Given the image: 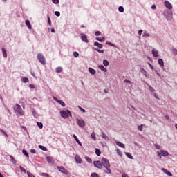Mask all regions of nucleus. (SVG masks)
Segmentation results:
<instances>
[{"instance_id":"nucleus-38","label":"nucleus","mask_w":177,"mask_h":177,"mask_svg":"<svg viewBox=\"0 0 177 177\" xmlns=\"http://www.w3.org/2000/svg\"><path fill=\"white\" fill-rule=\"evenodd\" d=\"M47 20H48V24L49 26H52V21H50V17H49V15H47Z\"/></svg>"},{"instance_id":"nucleus-53","label":"nucleus","mask_w":177,"mask_h":177,"mask_svg":"<svg viewBox=\"0 0 177 177\" xmlns=\"http://www.w3.org/2000/svg\"><path fill=\"white\" fill-rule=\"evenodd\" d=\"M91 177H99V174L96 173H92Z\"/></svg>"},{"instance_id":"nucleus-16","label":"nucleus","mask_w":177,"mask_h":177,"mask_svg":"<svg viewBox=\"0 0 177 177\" xmlns=\"http://www.w3.org/2000/svg\"><path fill=\"white\" fill-rule=\"evenodd\" d=\"M160 153L162 157H168V156H169V153L167 151L160 150Z\"/></svg>"},{"instance_id":"nucleus-5","label":"nucleus","mask_w":177,"mask_h":177,"mask_svg":"<svg viewBox=\"0 0 177 177\" xmlns=\"http://www.w3.org/2000/svg\"><path fill=\"white\" fill-rule=\"evenodd\" d=\"M37 59L39 62V63H41V64H43L44 66H45V64H46V61L45 60V57L44 56V55H42V53L37 54Z\"/></svg>"},{"instance_id":"nucleus-25","label":"nucleus","mask_w":177,"mask_h":177,"mask_svg":"<svg viewBox=\"0 0 177 177\" xmlns=\"http://www.w3.org/2000/svg\"><path fill=\"white\" fill-rule=\"evenodd\" d=\"M73 138H74L75 140L77 142V143H78V145L80 146H82V143H81L80 142V140H78V138L77 137V136L75 134H73Z\"/></svg>"},{"instance_id":"nucleus-47","label":"nucleus","mask_w":177,"mask_h":177,"mask_svg":"<svg viewBox=\"0 0 177 177\" xmlns=\"http://www.w3.org/2000/svg\"><path fill=\"white\" fill-rule=\"evenodd\" d=\"M19 169H21V171L22 172H24V174H27V171L26 170V169H24L23 167L19 166Z\"/></svg>"},{"instance_id":"nucleus-56","label":"nucleus","mask_w":177,"mask_h":177,"mask_svg":"<svg viewBox=\"0 0 177 177\" xmlns=\"http://www.w3.org/2000/svg\"><path fill=\"white\" fill-rule=\"evenodd\" d=\"M157 154H158V157H160V159L161 160V158H162V154H161V151H157Z\"/></svg>"},{"instance_id":"nucleus-34","label":"nucleus","mask_w":177,"mask_h":177,"mask_svg":"<svg viewBox=\"0 0 177 177\" xmlns=\"http://www.w3.org/2000/svg\"><path fill=\"white\" fill-rule=\"evenodd\" d=\"M39 147L41 149V150H43V151H48V149L42 145H39Z\"/></svg>"},{"instance_id":"nucleus-42","label":"nucleus","mask_w":177,"mask_h":177,"mask_svg":"<svg viewBox=\"0 0 177 177\" xmlns=\"http://www.w3.org/2000/svg\"><path fill=\"white\" fill-rule=\"evenodd\" d=\"M118 10H119V12H120V13H124V7L123 6H119Z\"/></svg>"},{"instance_id":"nucleus-35","label":"nucleus","mask_w":177,"mask_h":177,"mask_svg":"<svg viewBox=\"0 0 177 177\" xmlns=\"http://www.w3.org/2000/svg\"><path fill=\"white\" fill-rule=\"evenodd\" d=\"M142 37H144L145 38H147V37H150V34L147 33V31H145L142 35Z\"/></svg>"},{"instance_id":"nucleus-18","label":"nucleus","mask_w":177,"mask_h":177,"mask_svg":"<svg viewBox=\"0 0 177 177\" xmlns=\"http://www.w3.org/2000/svg\"><path fill=\"white\" fill-rule=\"evenodd\" d=\"M101 137L104 139V140L109 141V136H107V135L104 132H101Z\"/></svg>"},{"instance_id":"nucleus-19","label":"nucleus","mask_w":177,"mask_h":177,"mask_svg":"<svg viewBox=\"0 0 177 177\" xmlns=\"http://www.w3.org/2000/svg\"><path fill=\"white\" fill-rule=\"evenodd\" d=\"M25 23L28 28H29V30H31V28H32V27L31 26V23L30 22V20L28 19L26 20Z\"/></svg>"},{"instance_id":"nucleus-36","label":"nucleus","mask_w":177,"mask_h":177,"mask_svg":"<svg viewBox=\"0 0 177 177\" xmlns=\"http://www.w3.org/2000/svg\"><path fill=\"white\" fill-rule=\"evenodd\" d=\"M22 153L26 156V157H27V158H30V156H28V153L27 152V151L23 149Z\"/></svg>"},{"instance_id":"nucleus-31","label":"nucleus","mask_w":177,"mask_h":177,"mask_svg":"<svg viewBox=\"0 0 177 177\" xmlns=\"http://www.w3.org/2000/svg\"><path fill=\"white\" fill-rule=\"evenodd\" d=\"M125 155L127 156V157H128V158H129L130 160H133V156H132V155L128 152L125 153Z\"/></svg>"},{"instance_id":"nucleus-59","label":"nucleus","mask_w":177,"mask_h":177,"mask_svg":"<svg viewBox=\"0 0 177 177\" xmlns=\"http://www.w3.org/2000/svg\"><path fill=\"white\" fill-rule=\"evenodd\" d=\"M32 115H34V117H35V118H38V115H37V113L34 110L32 111Z\"/></svg>"},{"instance_id":"nucleus-32","label":"nucleus","mask_w":177,"mask_h":177,"mask_svg":"<svg viewBox=\"0 0 177 177\" xmlns=\"http://www.w3.org/2000/svg\"><path fill=\"white\" fill-rule=\"evenodd\" d=\"M37 124L40 129H42V128H44V124H42V122H37Z\"/></svg>"},{"instance_id":"nucleus-33","label":"nucleus","mask_w":177,"mask_h":177,"mask_svg":"<svg viewBox=\"0 0 177 177\" xmlns=\"http://www.w3.org/2000/svg\"><path fill=\"white\" fill-rule=\"evenodd\" d=\"M85 160L87 161V162H88L89 164H92V159H91L88 156H85Z\"/></svg>"},{"instance_id":"nucleus-8","label":"nucleus","mask_w":177,"mask_h":177,"mask_svg":"<svg viewBox=\"0 0 177 177\" xmlns=\"http://www.w3.org/2000/svg\"><path fill=\"white\" fill-rule=\"evenodd\" d=\"M77 124L80 128H84V127H85V122L82 120L77 119Z\"/></svg>"},{"instance_id":"nucleus-64","label":"nucleus","mask_w":177,"mask_h":177,"mask_svg":"<svg viewBox=\"0 0 177 177\" xmlns=\"http://www.w3.org/2000/svg\"><path fill=\"white\" fill-rule=\"evenodd\" d=\"M122 177H128V175L123 174H122Z\"/></svg>"},{"instance_id":"nucleus-17","label":"nucleus","mask_w":177,"mask_h":177,"mask_svg":"<svg viewBox=\"0 0 177 177\" xmlns=\"http://www.w3.org/2000/svg\"><path fill=\"white\" fill-rule=\"evenodd\" d=\"M161 169L164 172V174H166L167 175H168V176H172V173L167 171L165 168H162Z\"/></svg>"},{"instance_id":"nucleus-50","label":"nucleus","mask_w":177,"mask_h":177,"mask_svg":"<svg viewBox=\"0 0 177 177\" xmlns=\"http://www.w3.org/2000/svg\"><path fill=\"white\" fill-rule=\"evenodd\" d=\"M138 131H143V124H140L138 127Z\"/></svg>"},{"instance_id":"nucleus-55","label":"nucleus","mask_w":177,"mask_h":177,"mask_svg":"<svg viewBox=\"0 0 177 177\" xmlns=\"http://www.w3.org/2000/svg\"><path fill=\"white\" fill-rule=\"evenodd\" d=\"M41 176H44V177H50V176H49V174H48L47 173H42L41 174Z\"/></svg>"},{"instance_id":"nucleus-54","label":"nucleus","mask_w":177,"mask_h":177,"mask_svg":"<svg viewBox=\"0 0 177 177\" xmlns=\"http://www.w3.org/2000/svg\"><path fill=\"white\" fill-rule=\"evenodd\" d=\"M100 34H102V32H100V31H97L95 32V37H99V35H100Z\"/></svg>"},{"instance_id":"nucleus-9","label":"nucleus","mask_w":177,"mask_h":177,"mask_svg":"<svg viewBox=\"0 0 177 177\" xmlns=\"http://www.w3.org/2000/svg\"><path fill=\"white\" fill-rule=\"evenodd\" d=\"M57 168L60 172H62V174H65L67 175V169L64 168L63 166H57Z\"/></svg>"},{"instance_id":"nucleus-51","label":"nucleus","mask_w":177,"mask_h":177,"mask_svg":"<svg viewBox=\"0 0 177 177\" xmlns=\"http://www.w3.org/2000/svg\"><path fill=\"white\" fill-rule=\"evenodd\" d=\"M124 83L125 84H132V82H131V80H128V79H125L124 80Z\"/></svg>"},{"instance_id":"nucleus-44","label":"nucleus","mask_w":177,"mask_h":177,"mask_svg":"<svg viewBox=\"0 0 177 177\" xmlns=\"http://www.w3.org/2000/svg\"><path fill=\"white\" fill-rule=\"evenodd\" d=\"M95 154H97L99 156H100V154H102V152L97 149H95Z\"/></svg>"},{"instance_id":"nucleus-22","label":"nucleus","mask_w":177,"mask_h":177,"mask_svg":"<svg viewBox=\"0 0 177 177\" xmlns=\"http://www.w3.org/2000/svg\"><path fill=\"white\" fill-rule=\"evenodd\" d=\"M98 68H100V70H102V71H104V73H107V68H106L103 65L98 66Z\"/></svg>"},{"instance_id":"nucleus-13","label":"nucleus","mask_w":177,"mask_h":177,"mask_svg":"<svg viewBox=\"0 0 177 177\" xmlns=\"http://www.w3.org/2000/svg\"><path fill=\"white\" fill-rule=\"evenodd\" d=\"M46 160H47V162H48V164H52L53 165V164H55V160H53V158H52V157L47 156Z\"/></svg>"},{"instance_id":"nucleus-23","label":"nucleus","mask_w":177,"mask_h":177,"mask_svg":"<svg viewBox=\"0 0 177 177\" xmlns=\"http://www.w3.org/2000/svg\"><path fill=\"white\" fill-rule=\"evenodd\" d=\"M96 41H98L99 42H104V41H106V38H104V37H96L95 38Z\"/></svg>"},{"instance_id":"nucleus-40","label":"nucleus","mask_w":177,"mask_h":177,"mask_svg":"<svg viewBox=\"0 0 177 177\" xmlns=\"http://www.w3.org/2000/svg\"><path fill=\"white\" fill-rule=\"evenodd\" d=\"M103 64L105 66V67H107V66H109V61L107 59H104L103 61Z\"/></svg>"},{"instance_id":"nucleus-30","label":"nucleus","mask_w":177,"mask_h":177,"mask_svg":"<svg viewBox=\"0 0 177 177\" xmlns=\"http://www.w3.org/2000/svg\"><path fill=\"white\" fill-rule=\"evenodd\" d=\"M21 81L24 83L26 84V82H28L30 80H28V77H24L21 78Z\"/></svg>"},{"instance_id":"nucleus-14","label":"nucleus","mask_w":177,"mask_h":177,"mask_svg":"<svg viewBox=\"0 0 177 177\" xmlns=\"http://www.w3.org/2000/svg\"><path fill=\"white\" fill-rule=\"evenodd\" d=\"M158 50H157L156 49L153 48L152 50V55L153 56V57H158L159 54H158Z\"/></svg>"},{"instance_id":"nucleus-43","label":"nucleus","mask_w":177,"mask_h":177,"mask_svg":"<svg viewBox=\"0 0 177 177\" xmlns=\"http://www.w3.org/2000/svg\"><path fill=\"white\" fill-rule=\"evenodd\" d=\"M155 149H156V150H160L161 149V146L157 145V144H154L153 145Z\"/></svg>"},{"instance_id":"nucleus-21","label":"nucleus","mask_w":177,"mask_h":177,"mask_svg":"<svg viewBox=\"0 0 177 177\" xmlns=\"http://www.w3.org/2000/svg\"><path fill=\"white\" fill-rule=\"evenodd\" d=\"M158 63L160 67H164V60L160 58L158 60Z\"/></svg>"},{"instance_id":"nucleus-3","label":"nucleus","mask_w":177,"mask_h":177,"mask_svg":"<svg viewBox=\"0 0 177 177\" xmlns=\"http://www.w3.org/2000/svg\"><path fill=\"white\" fill-rule=\"evenodd\" d=\"M60 114H61V117H62V118H68V117H73V115H71V111H70V110H66V111H60Z\"/></svg>"},{"instance_id":"nucleus-52","label":"nucleus","mask_w":177,"mask_h":177,"mask_svg":"<svg viewBox=\"0 0 177 177\" xmlns=\"http://www.w3.org/2000/svg\"><path fill=\"white\" fill-rule=\"evenodd\" d=\"M0 131L2 132V133L8 138V133H6V132H5V131H3L2 129H0Z\"/></svg>"},{"instance_id":"nucleus-1","label":"nucleus","mask_w":177,"mask_h":177,"mask_svg":"<svg viewBox=\"0 0 177 177\" xmlns=\"http://www.w3.org/2000/svg\"><path fill=\"white\" fill-rule=\"evenodd\" d=\"M101 162L102 167L104 168H106V170L104 171L105 174H111V169H110V162H109V160L106 159V158H102L101 159Z\"/></svg>"},{"instance_id":"nucleus-4","label":"nucleus","mask_w":177,"mask_h":177,"mask_svg":"<svg viewBox=\"0 0 177 177\" xmlns=\"http://www.w3.org/2000/svg\"><path fill=\"white\" fill-rule=\"evenodd\" d=\"M14 111L17 113V114H19V115H23V109H21V106L19 105L18 104H16L14 106Z\"/></svg>"},{"instance_id":"nucleus-11","label":"nucleus","mask_w":177,"mask_h":177,"mask_svg":"<svg viewBox=\"0 0 177 177\" xmlns=\"http://www.w3.org/2000/svg\"><path fill=\"white\" fill-rule=\"evenodd\" d=\"M75 160L77 164H82V159H81V157H80V155H75Z\"/></svg>"},{"instance_id":"nucleus-63","label":"nucleus","mask_w":177,"mask_h":177,"mask_svg":"<svg viewBox=\"0 0 177 177\" xmlns=\"http://www.w3.org/2000/svg\"><path fill=\"white\" fill-rule=\"evenodd\" d=\"M157 6L155 4L151 6V9H156Z\"/></svg>"},{"instance_id":"nucleus-46","label":"nucleus","mask_w":177,"mask_h":177,"mask_svg":"<svg viewBox=\"0 0 177 177\" xmlns=\"http://www.w3.org/2000/svg\"><path fill=\"white\" fill-rule=\"evenodd\" d=\"M171 51L174 54V56H177V49L176 48H172Z\"/></svg>"},{"instance_id":"nucleus-58","label":"nucleus","mask_w":177,"mask_h":177,"mask_svg":"<svg viewBox=\"0 0 177 177\" xmlns=\"http://www.w3.org/2000/svg\"><path fill=\"white\" fill-rule=\"evenodd\" d=\"M55 16H57V17H59L60 16V12L59 11H55Z\"/></svg>"},{"instance_id":"nucleus-48","label":"nucleus","mask_w":177,"mask_h":177,"mask_svg":"<svg viewBox=\"0 0 177 177\" xmlns=\"http://www.w3.org/2000/svg\"><path fill=\"white\" fill-rule=\"evenodd\" d=\"M73 56L74 57H78V56H80V53H78L77 51H75L73 52Z\"/></svg>"},{"instance_id":"nucleus-12","label":"nucleus","mask_w":177,"mask_h":177,"mask_svg":"<svg viewBox=\"0 0 177 177\" xmlns=\"http://www.w3.org/2000/svg\"><path fill=\"white\" fill-rule=\"evenodd\" d=\"M164 5L167 9H169V10L172 9V4H171L169 1H165L164 3Z\"/></svg>"},{"instance_id":"nucleus-27","label":"nucleus","mask_w":177,"mask_h":177,"mask_svg":"<svg viewBox=\"0 0 177 177\" xmlns=\"http://www.w3.org/2000/svg\"><path fill=\"white\" fill-rule=\"evenodd\" d=\"M93 49H94V50H95L96 52H98L99 53H104V50H100L95 47H93Z\"/></svg>"},{"instance_id":"nucleus-49","label":"nucleus","mask_w":177,"mask_h":177,"mask_svg":"<svg viewBox=\"0 0 177 177\" xmlns=\"http://www.w3.org/2000/svg\"><path fill=\"white\" fill-rule=\"evenodd\" d=\"M102 95H106V93H109V90L104 89V91H100Z\"/></svg>"},{"instance_id":"nucleus-62","label":"nucleus","mask_w":177,"mask_h":177,"mask_svg":"<svg viewBox=\"0 0 177 177\" xmlns=\"http://www.w3.org/2000/svg\"><path fill=\"white\" fill-rule=\"evenodd\" d=\"M29 88H30V89H34L35 87L33 86V84H30V85H29Z\"/></svg>"},{"instance_id":"nucleus-26","label":"nucleus","mask_w":177,"mask_h":177,"mask_svg":"<svg viewBox=\"0 0 177 177\" xmlns=\"http://www.w3.org/2000/svg\"><path fill=\"white\" fill-rule=\"evenodd\" d=\"M88 71L90 74H92V75H95V74H96V71L92 68H88Z\"/></svg>"},{"instance_id":"nucleus-45","label":"nucleus","mask_w":177,"mask_h":177,"mask_svg":"<svg viewBox=\"0 0 177 177\" xmlns=\"http://www.w3.org/2000/svg\"><path fill=\"white\" fill-rule=\"evenodd\" d=\"M117 154L120 156V157H122V152L120 149H117Z\"/></svg>"},{"instance_id":"nucleus-41","label":"nucleus","mask_w":177,"mask_h":177,"mask_svg":"<svg viewBox=\"0 0 177 177\" xmlns=\"http://www.w3.org/2000/svg\"><path fill=\"white\" fill-rule=\"evenodd\" d=\"M10 158L12 164H16V160H15V158L12 156H10Z\"/></svg>"},{"instance_id":"nucleus-6","label":"nucleus","mask_w":177,"mask_h":177,"mask_svg":"<svg viewBox=\"0 0 177 177\" xmlns=\"http://www.w3.org/2000/svg\"><path fill=\"white\" fill-rule=\"evenodd\" d=\"M93 164L94 167H95V168H98V169H102L103 168V165H102V161L100 160H95Z\"/></svg>"},{"instance_id":"nucleus-2","label":"nucleus","mask_w":177,"mask_h":177,"mask_svg":"<svg viewBox=\"0 0 177 177\" xmlns=\"http://www.w3.org/2000/svg\"><path fill=\"white\" fill-rule=\"evenodd\" d=\"M163 15L167 21H171L172 20V17L174 16V14H172V11L165 10L163 12Z\"/></svg>"},{"instance_id":"nucleus-15","label":"nucleus","mask_w":177,"mask_h":177,"mask_svg":"<svg viewBox=\"0 0 177 177\" xmlns=\"http://www.w3.org/2000/svg\"><path fill=\"white\" fill-rule=\"evenodd\" d=\"M94 46H97V48H98L99 49H102L103 48V44H100L97 41H95L94 42Z\"/></svg>"},{"instance_id":"nucleus-60","label":"nucleus","mask_w":177,"mask_h":177,"mask_svg":"<svg viewBox=\"0 0 177 177\" xmlns=\"http://www.w3.org/2000/svg\"><path fill=\"white\" fill-rule=\"evenodd\" d=\"M78 108L80 110V111H82V113H85V109H84V108H82L81 106H78Z\"/></svg>"},{"instance_id":"nucleus-7","label":"nucleus","mask_w":177,"mask_h":177,"mask_svg":"<svg viewBox=\"0 0 177 177\" xmlns=\"http://www.w3.org/2000/svg\"><path fill=\"white\" fill-rule=\"evenodd\" d=\"M81 39L83 41V42H86V44L89 42L88 40V36H86L85 33H81Z\"/></svg>"},{"instance_id":"nucleus-29","label":"nucleus","mask_w":177,"mask_h":177,"mask_svg":"<svg viewBox=\"0 0 177 177\" xmlns=\"http://www.w3.org/2000/svg\"><path fill=\"white\" fill-rule=\"evenodd\" d=\"M55 71L56 73H62L63 71V68L61 66L57 67Z\"/></svg>"},{"instance_id":"nucleus-28","label":"nucleus","mask_w":177,"mask_h":177,"mask_svg":"<svg viewBox=\"0 0 177 177\" xmlns=\"http://www.w3.org/2000/svg\"><path fill=\"white\" fill-rule=\"evenodd\" d=\"M140 73H142L145 77H147V71H146L144 68L140 69Z\"/></svg>"},{"instance_id":"nucleus-39","label":"nucleus","mask_w":177,"mask_h":177,"mask_svg":"<svg viewBox=\"0 0 177 177\" xmlns=\"http://www.w3.org/2000/svg\"><path fill=\"white\" fill-rule=\"evenodd\" d=\"M106 45H110V46H113L114 48H117V46H115L114 44L110 42V41H106Z\"/></svg>"},{"instance_id":"nucleus-37","label":"nucleus","mask_w":177,"mask_h":177,"mask_svg":"<svg viewBox=\"0 0 177 177\" xmlns=\"http://www.w3.org/2000/svg\"><path fill=\"white\" fill-rule=\"evenodd\" d=\"M91 138H93V140H96V134H95V131H93L91 135Z\"/></svg>"},{"instance_id":"nucleus-10","label":"nucleus","mask_w":177,"mask_h":177,"mask_svg":"<svg viewBox=\"0 0 177 177\" xmlns=\"http://www.w3.org/2000/svg\"><path fill=\"white\" fill-rule=\"evenodd\" d=\"M53 99H54V100H55V102H57L61 106H62V107H66V103H64V102H63L62 100H57V98L56 97H53Z\"/></svg>"},{"instance_id":"nucleus-61","label":"nucleus","mask_w":177,"mask_h":177,"mask_svg":"<svg viewBox=\"0 0 177 177\" xmlns=\"http://www.w3.org/2000/svg\"><path fill=\"white\" fill-rule=\"evenodd\" d=\"M30 153H32V154H35L37 151H35V149H30Z\"/></svg>"},{"instance_id":"nucleus-57","label":"nucleus","mask_w":177,"mask_h":177,"mask_svg":"<svg viewBox=\"0 0 177 177\" xmlns=\"http://www.w3.org/2000/svg\"><path fill=\"white\" fill-rule=\"evenodd\" d=\"M53 3H55V5L59 4V0H52Z\"/></svg>"},{"instance_id":"nucleus-24","label":"nucleus","mask_w":177,"mask_h":177,"mask_svg":"<svg viewBox=\"0 0 177 177\" xmlns=\"http://www.w3.org/2000/svg\"><path fill=\"white\" fill-rule=\"evenodd\" d=\"M2 53H3V57L6 59L8 57V53H6V50L5 48H2Z\"/></svg>"},{"instance_id":"nucleus-20","label":"nucleus","mask_w":177,"mask_h":177,"mask_svg":"<svg viewBox=\"0 0 177 177\" xmlns=\"http://www.w3.org/2000/svg\"><path fill=\"white\" fill-rule=\"evenodd\" d=\"M115 143H116L117 146L122 147V149H125V145H124V143H122L120 141H117Z\"/></svg>"}]
</instances>
